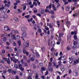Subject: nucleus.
Returning a JSON list of instances; mask_svg holds the SVG:
<instances>
[{
    "label": "nucleus",
    "instance_id": "obj_57",
    "mask_svg": "<svg viewBox=\"0 0 79 79\" xmlns=\"http://www.w3.org/2000/svg\"><path fill=\"white\" fill-rule=\"evenodd\" d=\"M16 60L17 59H15V60H13V62H14V63H18V61Z\"/></svg>",
    "mask_w": 79,
    "mask_h": 79
},
{
    "label": "nucleus",
    "instance_id": "obj_25",
    "mask_svg": "<svg viewBox=\"0 0 79 79\" xmlns=\"http://www.w3.org/2000/svg\"><path fill=\"white\" fill-rule=\"evenodd\" d=\"M9 6H10L9 5H7V4H5V7H6V8H9Z\"/></svg>",
    "mask_w": 79,
    "mask_h": 79
},
{
    "label": "nucleus",
    "instance_id": "obj_5",
    "mask_svg": "<svg viewBox=\"0 0 79 79\" xmlns=\"http://www.w3.org/2000/svg\"><path fill=\"white\" fill-rule=\"evenodd\" d=\"M66 24L67 26V27H68V28H69V26H70V22H69V21H67L66 22Z\"/></svg>",
    "mask_w": 79,
    "mask_h": 79
},
{
    "label": "nucleus",
    "instance_id": "obj_32",
    "mask_svg": "<svg viewBox=\"0 0 79 79\" xmlns=\"http://www.w3.org/2000/svg\"><path fill=\"white\" fill-rule=\"evenodd\" d=\"M71 9L72 10H74L75 9V7H73L72 6H71Z\"/></svg>",
    "mask_w": 79,
    "mask_h": 79
},
{
    "label": "nucleus",
    "instance_id": "obj_31",
    "mask_svg": "<svg viewBox=\"0 0 79 79\" xmlns=\"http://www.w3.org/2000/svg\"><path fill=\"white\" fill-rule=\"evenodd\" d=\"M41 50H42L43 52H45V48H44V47H42Z\"/></svg>",
    "mask_w": 79,
    "mask_h": 79
},
{
    "label": "nucleus",
    "instance_id": "obj_33",
    "mask_svg": "<svg viewBox=\"0 0 79 79\" xmlns=\"http://www.w3.org/2000/svg\"><path fill=\"white\" fill-rule=\"evenodd\" d=\"M77 47V45H73V46L72 48L74 49V48H76Z\"/></svg>",
    "mask_w": 79,
    "mask_h": 79
},
{
    "label": "nucleus",
    "instance_id": "obj_19",
    "mask_svg": "<svg viewBox=\"0 0 79 79\" xmlns=\"http://www.w3.org/2000/svg\"><path fill=\"white\" fill-rule=\"evenodd\" d=\"M73 76H78V73L77 72L75 73H73Z\"/></svg>",
    "mask_w": 79,
    "mask_h": 79
},
{
    "label": "nucleus",
    "instance_id": "obj_13",
    "mask_svg": "<svg viewBox=\"0 0 79 79\" xmlns=\"http://www.w3.org/2000/svg\"><path fill=\"white\" fill-rule=\"evenodd\" d=\"M23 47H24L25 48H27V47H28L27 45V44L26 43H24L23 44Z\"/></svg>",
    "mask_w": 79,
    "mask_h": 79
},
{
    "label": "nucleus",
    "instance_id": "obj_22",
    "mask_svg": "<svg viewBox=\"0 0 79 79\" xmlns=\"http://www.w3.org/2000/svg\"><path fill=\"white\" fill-rule=\"evenodd\" d=\"M14 67L15 68L17 69L18 68V65L17 64H15L14 65Z\"/></svg>",
    "mask_w": 79,
    "mask_h": 79
},
{
    "label": "nucleus",
    "instance_id": "obj_43",
    "mask_svg": "<svg viewBox=\"0 0 79 79\" xmlns=\"http://www.w3.org/2000/svg\"><path fill=\"white\" fill-rule=\"evenodd\" d=\"M63 33H60L59 34V36L60 37H62L63 35Z\"/></svg>",
    "mask_w": 79,
    "mask_h": 79
},
{
    "label": "nucleus",
    "instance_id": "obj_52",
    "mask_svg": "<svg viewBox=\"0 0 79 79\" xmlns=\"http://www.w3.org/2000/svg\"><path fill=\"white\" fill-rule=\"evenodd\" d=\"M9 51L10 52H13V50L11 48H10L9 49Z\"/></svg>",
    "mask_w": 79,
    "mask_h": 79
},
{
    "label": "nucleus",
    "instance_id": "obj_14",
    "mask_svg": "<svg viewBox=\"0 0 79 79\" xmlns=\"http://www.w3.org/2000/svg\"><path fill=\"white\" fill-rule=\"evenodd\" d=\"M63 2L64 3V5H67L68 3V2H67V0H62Z\"/></svg>",
    "mask_w": 79,
    "mask_h": 79
},
{
    "label": "nucleus",
    "instance_id": "obj_18",
    "mask_svg": "<svg viewBox=\"0 0 79 79\" xmlns=\"http://www.w3.org/2000/svg\"><path fill=\"white\" fill-rule=\"evenodd\" d=\"M23 53H24V54H26V52H26V51L25 50H26V49L25 48H24L23 49Z\"/></svg>",
    "mask_w": 79,
    "mask_h": 79
},
{
    "label": "nucleus",
    "instance_id": "obj_42",
    "mask_svg": "<svg viewBox=\"0 0 79 79\" xmlns=\"http://www.w3.org/2000/svg\"><path fill=\"white\" fill-rule=\"evenodd\" d=\"M17 52L18 53H21L22 51L21 49H19L18 50Z\"/></svg>",
    "mask_w": 79,
    "mask_h": 79
},
{
    "label": "nucleus",
    "instance_id": "obj_56",
    "mask_svg": "<svg viewBox=\"0 0 79 79\" xmlns=\"http://www.w3.org/2000/svg\"><path fill=\"white\" fill-rule=\"evenodd\" d=\"M27 71H28V73H29V75H30V74H31V70H27Z\"/></svg>",
    "mask_w": 79,
    "mask_h": 79
},
{
    "label": "nucleus",
    "instance_id": "obj_64",
    "mask_svg": "<svg viewBox=\"0 0 79 79\" xmlns=\"http://www.w3.org/2000/svg\"><path fill=\"white\" fill-rule=\"evenodd\" d=\"M43 63H40V66H43Z\"/></svg>",
    "mask_w": 79,
    "mask_h": 79
},
{
    "label": "nucleus",
    "instance_id": "obj_1",
    "mask_svg": "<svg viewBox=\"0 0 79 79\" xmlns=\"http://www.w3.org/2000/svg\"><path fill=\"white\" fill-rule=\"evenodd\" d=\"M5 7H2L0 8V11L2 10L1 11L2 13H5L6 11V10H7V8L5 9Z\"/></svg>",
    "mask_w": 79,
    "mask_h": 79
},
{
    "label": "nucleus",
    "instance_id": "obj_2",
    "mask_svg": "<svg viewBox=\"0 0 79 79\" xmlns=\"http://www.w3.org/2000/svg\"><path fill=\"white\" fill-rule=\"evenodd\" d=\"M2 59L5 60L6 62L8 63V64H10V58H8V59L6 58H5L4 57H2Z\"/></svg>",
    "mask_w": 79,
    "mask_h": 79
},
{
    "label": "nucleus",
    "instance_id": "obj_35",
    "mask_svg": "<svg viewBox=\"0 0 79 79\" xmlns=\"http://www.w3.org/2000/svg\"><path fill=\"white\" fill-rule=\"evenodd\" d=\"M45 12H46V13H47L48 12V13H50V11H49V10H48V9H46V10H45Z\"/></svg>",
    "mask_w": 79,
    "mask_h": 79
},
{
    "label": "nucleus",
    "instance_id": "obj_11",
    "mask_svg": "<svg viewBox=\"0 0 79 79\" xmlns=\"http://www.w3.org/2000/svg\"><path fill=\"white\" fill-rule=\"evenodd\" d=\"M52 8H53L54 11H56V7H55V6H54V5H52Z\"/></svg>",
    "mask_w": 79,
    "mask_h": 79
},
{
    "label": "nucleus",
    "instance_id": "obj_37",
    "mask_svg": "<svg viewBox=\"0 0 79 79\" xmlns=\"http://www.w3.org/2000/svg\"><path fill=\"white\" fill-rule=\"evenodd\" d=\"M67 50L68 51H69V50H70V48L69 46H67L66 48Z\"/></svg>",
    "mask_w": 79,
    "mask_h": 79
},
{
    "label": "nucleus",
    "instance_id": "obj_50",
    "mask_svg": "<svg viewBox=\"0 0 79 79\" xmlns=\"http://www.w3.org/2000/svg\"><path fill=\"white\" fill-rule=\"evenodd\" d=\"M55 41H52V44L53 45H55Z\"/></svg>",
    "mask_w": 79,
    "mask_h": 79
},
{
    "label": "nucleus",
    "instance_id": "obj_63",
    "mask_svg": "<svg viewBox=\"0 0 79 79\" xmlns=\"http://www.w3.org/2000/svg\"><path fill=\"white\" fill-rule=\"evenodd\" d=\"M49 27L50 28H53V26L52 25L50 24L49 25Z\"/></svg>",
    "mask_w": 79,
    "mask_h": 79
},
{
    "label": "nucleus",
    "instance_id": "obj_48",
    "mask_svg": "<svg viewBox=\"0 0 79 79\" xmlns=\"http://www.w3.org/2000/svg\"><path fill=\"white\" fill-rule=\"evenodd\" d=\"M59 65H61V60H60L58 62Z\"/></svg>",
    "mask_w": 79,
    "mask_h": 79
},
{
    "label": "nucleus",
    "instance_id": "obj_26",
    "mask_svg": "<svg viewBox=\"0 0 79 79\" xmlns=\"http://www.w3.org/2000/svg\"><path fill=\"white\" fill-rule=\"evenodd\" d=\"M4 18L5 19H7V18H8V15L6 14L4 15Z\"/></svg>",
    "mask_w": 79,
    "mask_h": 79
},
{
    "label": "nucleus",
    "instance_id": "obj_45",
    "mask_svg": "<svg viewBox=\"0 0 79 79\" xmlns=\"http://www.w3.org/2000/svg\"><path fill=\"white\" fill-rule=\"evenodd\" d=\"M35 10H34V13H37V9H36V8H35Z\"/></svg>",
    "mask_w": 79,
    "mask_h": 79
},
{
    "label": "nucleus",
    "instance_id": "obj_51",
    "mask_svg": "<svg viewBox=\"0 0 79 79\" xmlns=\"http://www.w3.org/2000/svg\"><path fill=\"white\" fill-rule=\"evenodd\" d=\"M59 41L60 42H61V37H59Z\"/></svg>",
    "mask_w": 79,
    "mask_h": 79
},
{
    "label": "nucleus",
    "instance_id": "obj_21",
    "mask_svg": "<svg viewBox=\"0 0 79 79\" xmlns=\"http://www.w3.org/2000/svg\"><path fill=\"white\" fill-rule=\"evenodd\" d=\"M32 66L34 69H35L36 68V66L34 64H32Z\"/></svg>",
    "mask_w": 79,
    "mask_h": 79
},
{
    "label": "nucleus",
    "instance_id": "obj_23",
    "mask_svg": "<svg viewBox=\"0 0 79 79\" xmlns=\"http://www.w3.org/2000/svg\"><path fill=\"white\" fill-rule=\"evenodd\" d=\"M5 63V61L3 60H0V63H2L3 64H4Z\"/></svg>",
    "mask_w": 79,
    "mask_h": 79
},
{
    "label": "nucleus",
    "instance_id": "obj_15",
    "mask_svg": "<svg viewBox=\"0 0 79 79\" xmlns=\"http://www.w3.org/2000/svg\"><path fill=\"white\" fill-rule=\"evenodd\" d=\"M4 17H0V21L1 22H2L4 21Z\"/></svg>",
    "mask_w": 79,
    "mask_h": 79
},
{
    "label": "nucleus",
    "instance_id": "obj_61",
    "mask_svg": "<svg viewBox=\"0 0 79 79\" xmlns=\"http://www.w3.org/2000/svg\"><path fill=\"white\" fill-rule=\"evenodd\" d=\"M49 70L50 71H51V72H53V69H52V68H50L49 69Z\"/></svg>",
    "mask_w": 79,
    "mask_h": 79
},
{
    "label": "nucleus",
    "instance_id": "obj_41",
    "mask_svg": "<svg viewBox=\"0 0 79 79\" xmlns=\"http://www.w3.org/2000/svg\"><path fill=\"white\" fill-rule=\"evenodd\" d=\"M77 44V41H74L73 43V45H76Z\"/></svg>",
    "mask_w": 79,
    "mask_h": 79
},
{
    "label": "nucleus",
    "instance_id": "obj_53",
    "mask_svg": "<svg viewBox=\"0 0 79 79\" xmlns=\"http://www.w3.org/2000/svg\"><path fill=\"white\" fill-rule=\"evenodd\" d=\"M31 60L32 61H34V57H31Z\"/></svg>",
    "mask_w": 79,
    "mask_h": 79
},
{
    "label": "nucleus",
    "instance_id": "obj_60",
    "mask_svg": "<svg viewBox=\"0 0 79 79\" xmlns=\"http://www.w3.org/2000/svg\"><path fill=\"white\" fill-rule=\"evenodd\" d=\"M27 79H32V78L31 77L30 75H29Z\"/></svg>",
    "mask_w": 79,
    "mask_h": 79
},
{
    "label": "nucleus",
    "instance_id": "obj_44",
    "mask_svg": "<svg viewBox=\"0 0 79 79\" xmlns=\"http://www.w3.org/2000/svg\"><path fill=\"white\" fill-rule=\"evenodd\" d=\"M74 38L75 39V40H76V39H77V36H76V35H75L74 36Z\"/></svg>",
    "mask_w": 79,
    "mask_h": 79
},
{
    "label": "nucleus",
    "instance_id": "obj_59",
    "mask_svg": "<svg viewBox=\"0 0 79 79\" xmlns=\"http://www.w3.org/2000/svg\"><path fill=\"white\" fill-rule=\"evenodd\" d=\"M20 70H21V71H24V68H20Z\"/></svg>",
    "mask_w": 79,
    "mask_h": 79
},
{
    "label": "nucleus",
    "instance_id": "obj_28",
    "mask_svg": "<svg viewBox=\"0 0 79 79\" xmlns=\"http://www.w3.org/2000/svg\"><path fill=\"white\" fill-rule=\"evenodd\" d=\"M16 37L17 39H20V36L19 35H17L16 36Z\"/></svg>",
    "mask_w": 79,
    "mask_h": 79
},
{
    "label": "nucleus",
    "instance_id": "obj_47",
    "mask_svg": "<svg viewBox=\"0 0 79 79\" xmlns=\"http://www.w3.org/2000/svg\"><path fill=\"white\" fill-rule=\"evenodd\" d=\"M8 71L9 73H11L12 72V71H11V69H9L8 70Z\"/></svg>",
    "mask_w": 79,
    "mask_h": 79
},
{
    "label": "nucleus",
    "instance_id": "obj_55",
    "mask_svg": "<svg viewBox=\"0 0 79 79\" xmlns=\"http://www.w3.org/2000/svg\"><path fill=\"white\" fill-rule=\"evenodd\" d=\"M26 44H27V45L28 47L29 45V41H27L26 42Z\"/></svg>",
    "mask_w": 79,
    "mask_h": 79
},
{
    "label": "nucleus",
    "instance_id": "obj_17",
    "mask_svg": "<svg viewBox=\"0 0 79 79\" xmlns=\"http://www.w3.org/2000/svg\"><path fill=\"white\" fill-rule=\"evenodd\" d=\"M61 70L62 71H64V67L63 66H62L60 68Z\"/></svg>",
    "mask_w": 79,
    "mask_h": 79
},
{
    "label": "nucleus",
    "instance_id": "obj_58",
    "mask_svg": "<svg viewBox=\"0 0 79 79\" xmlns=\"http://www.w3.org/2000/svg\"><path fill=\"white\" fill-rule=\"evenodd\" d=\"M2 53H5V50H2Z\"/></svg>",
    "mask_w": 79,
    "mask_h": 79
},
{
    "label": "nucleus",
    "instance_id": "obj_29",
    "mask_svg": "<svg viewBox=\"0 0 79 79\" xmlns=\"http://www.w3.org/2000/svg\"><path fill=\"white\" fill-rule=\"evenodd\" d=\"M30 17V16H29V15H28L27 16H25V18H27V19H28Z\"/></svg>",
    "mask_w": 79,
    "mask_h": 79
},
{
    "label": "nucleus",
    "instance_id": "obj_20",
    "mask_svg": "<svg viewBox=\"0 0 79 79\" xmlns=\"http://www.w3.org/2000/svg\"><path fill=\"white\" fill-rule=\"evenodd\" d=\"M26 29L24 27H22L21 28V31H24Z\"/></svg>",
    "mask_w": 79,
    "mask_h": 79
},
{
    "label": "nucleus",
    "instance_id": "obj_46",
    "mask_svg": "<svg viewBox=\"0 0 79 79\" xmlns=\"http://www.w3.org/2000/svg\"><path fill=\"white\" fill-rule=\"evenodd\" d=\"M27 63H25L24 64V67H27Z\"/></svg>",
    "mask_w": 79,
    "mask_h": 79
},
{
    "label": "nucleus",
    "instance_id": "obj_30",
    "mask_svg": "<svg viewBox=\"0 0 79 79\" xmlns=\"http://www.w3.org/2000/svg\"><path fill=\"white\" fill-rule=\"evenodd\" d=\"M52 66V63H51L50 62H49V67H50V66Z\"/></svg>",
    "mask_w": 79,
    "mask_h": 79
},
{
    "label": "nucleus",
    "instance_id": "obj_6",
    "mask_svg": "<svg viewBox=\"0 0 79 79\" xmlns=\"http://www.w3.org/2000/svg\"><path fill=\"white\" fill-rule=\"evenodd\" d=\"M22 35L23 37H26L27 36V33L26 32H23L22 34Z\"/></svg>",
    "mask_w": 79,
    "mask_h": 79
},
{
    "label": "nucleus",
    "instance_id": "obj_3",
    "mask_svg": "<svg viewBox=\"0 0 79 79\" xmlns=\"http://www.w3.org/2000/svg\"><path fill=\"white\" fill-rule=\"evenodd\" d=\"M17 61L18 64H19V68L20 69L21 68H22V65H21V64H20V62L19 61H18V60L16 59Z\"/></svg>",
    "mask_w": 79,
    "mask_h": 79
},
{
    "label": "nucleus",
    "instance_id": "obj_39",
    "mask_svg": "<svg viewBox=\"0 0 79 79\" xmlns=\"http://www.w3.org/2000/svg\"><path fill=\"white\" fill-rule=\"evenodd\" d=\"M41 70L43 71H45L46 70V69H45V68H44V67H42Z\"/></svg>",
    "mask_w": 79,
    "mask_h": 79
},
{
    "label": "nucleus",
    "instance_id": "obj_27",
    "mask_svg": "<svg viewBox=\"0 0 79 79\" xmlns=\"http://www.w3.org/2000/svg\"><path fill=\"white\" fill-rule=\"evenodd\" d=\"M16 73V72L15 71H13L12 72V73L13 74H15Z\"/></svg>",
    "mask_w": 79,
    "mask_h": 79
},
{
    "label": "nucleus",
    "instance_id": "obj_4",
    "mask_svg": "<svg viewBox=\"0 0 79 79\" xmlns=\"http://www.w3.org/2000/svg\"><path fill=\"white\" fill-rule=\"evenodd\" d=\"M16 35H12L11 36V38L12 40H16Z\"/></svg>",
    "mask_w": 79,
    "mask_h": 79
},
{
    "label": "nucleus",
    "instance_id": "obj_54",
    "mask_svg": "<svg viewBox=\"0 0 79 79\" xmlns=\"http://www.w3.org/2000/svg\"><path fill=\"white\" fill-rule=\"evenodd\" d=\"M33 4L35 5L36 6H37V3L35 2H33Z\"/></svg>",
    "mask_w": 79,
    "mask_h": 79
},
{
    "label": "nucleus",
    "instance_id": "obj_34",
    "mask_svg": "<svg viewBox=\"0 0 79 79\" xmlns=\"http://www.w3.org/2000/svg\"><path fill=\"white\" fill-rule=\"evenodd\" d=\"M14 19L15 20V21H16V22H18V21H19V20L18 19V18H15Z\"/></svg>",
    "mask_w": 79,
    "mask_h": 79
},
{
    "label": "nucleus",
    "instance_id": "obj_40",
    "mask_svg": "<svg viewBox=\"0 0 79 79\" xmlns=\"http://www.w3.org/2000/svg\"><path fill=\"white\" fill-rule=\"evenodd\" d=\"M45 29L47 31H49V28L48 27H45Z\"/></svg>",
    "mask_w": 79,
    "mask_h": 79
},
{
    "label": "nucleus",
    "instance_id": "obj_24",
    "mask_svg": "<svg viewBox=\"0 0 79 79\" xmlns=\"http://www.w3.org/2000/svg\"><path fill=\"white\" fill-rule=\"evenodd\" d=\"M60 23V21H56V23L57 24L58 26V27H60V24L59 23Z\"/></svg>",
    "mask_w": 79,
    "mask_h": 79
},
{
    "label": "nucleus",
    "instance_id": "obj_7",
    "mask_svg": "<svg viewBox=\"0 0 79 79\" xmlns=\"http://www.w3.org/2000/svg\"><path fill=\"white\" fill-rule=\"evenodd\" d=\"M4 29L5 31H10V29L7 26H6L5 27Z\"/></svg>",
    "mask_w": 79,
    "mask_h": 79
},
{
    "label": "nucleus",
    "instance_id": "obj_8",
    "mask_svg": "<svg viewBox=\"0 0 79 79\" xmlns=\"http://www.w3.org/2000/svg\"><path fill=\"white\" fill-rule=\"evenodd\" d=\"M40 11L41 13V14H44V10L43 9H40Z\"/></svg>",
    "mask_w": 79,
    "mask_h": 79
},
{
    "label": "nucleus",
    "instance_id": "obj_12",
    "mask_svg": "<svg viewBox=\"0 0 79 79\" xmlns=\"http://www.w3.org/2000/svg\"><path fill=\"white\" fill-rule=\"evenodd\" d=\"M34 2H37V3H38V5H39H39H40V2H39V0H34Z\"/></svg>",
    "mask_w": 79,
    "mask_h": 79
},
{
    "label": "nucleus",
    "instance_id": "obj_38",
    "mask_svg": "<svg viewBox=\"0 0 79 79\" xmlns=\"http://www.w3.org/2000/svg\"><path fill=\"white\" fill-rule=\"evenodd\" d=\"M62 60H63V61L65 60H66V57H65V56H63Z\"/></svg>",
    "mask_w": 79,
    "mask_h": 79
},
{
    "label": "nucleus",
    "instance_id": "obj_62",
    "mask_svg": "<svg viewBox=\"0 0 79 79\" xmlns=\"http://www.w3.org/2000/svg\"><path fill=\"white\" fill-rule=\"evenodd\" d=\"M36 76L35 77V79L38 78V74L37 73H36Z\"/></svg>",
    "mask_w": 79,
    "mask_h": 79
},
{
    "label": "nucleus",
    "instance_id": "obj_9",
    "mask_svg": "<svg viewBox=\"0 0 79 79\" xmlns=\"http://www.w3.org/2000/svg\"><path fill=\"white\" fill-rule=\"evenodd\" d=\"M35 52L36 57H37V58H39V57H40V55L37 52L36 50H35Z\"/></svg>",
    "mask_w": 79,
    "mask_h": 79
},
{
    "label": "nucleus",
    "instance_id": "obj_36",
    "mask_svg": "<svg viewBox=\"0 0 79 79\" xmlns=\"http://www.w3.org/2000/svg\"><path fill=\"white\" fill-rule=\"evenodd\" d=\"M66 10L67 11H69V6H68L66 8Z\"/></svg>",
    "mask_w": 79,
    "mask_h": 79
},
{
    "label": "nucleus",
    "instance_id": "obj_49",
    "mask_svg": "<svg viewBox=\"0 0 79 79\" xmlns=\"http://www.w3.org/2000/svg\"><path fill=\"white\" fill-rule=\"evenodd\" d=\"M3 41H4V42H5L6 40V37H4L3 39Z\"/></svg>",
    "mask_w": 79,
    "mask_h": 79
},
{
    "label": "nucleus",
    "instance_id": "obj_16",
    "mask_svg": "<svg viewBox=\"0 0 79 79\" xmlns=\"http://www.w3.org/2000/svg\"><path fill=\"white\" fill-rule=\"evenodd\" d=\"M17 42L19 44V46H21V41L20 40H18L17 41Z\"/></svg>",
    "mask_w": 79,
    "mask_h": 79
},
{
    "label": "nucleus",
    "instance_id": "obj_10",
    "mask_svg": "<svg viewBox=\"0 0 79 79\" xmlns=\"http://www.w3.org/2000/svg\"><path fill=\"white\" fill-rule=\"evenodd\" d=\"M51 8H52V4H50L49 6H47L46 7V9H48V10L49 9V10H51Z\"/></svg>",
    "mask_w": 79,
    "mask_h": 79
}]
</instances>
